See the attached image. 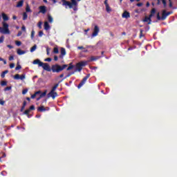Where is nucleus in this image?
Returning <instances> with one entry per match:
<instances>
[{
    "label": "nucleus",
    "instance_id": "nucleus-14",
    "mask_svg": "<svg viewBox=\"0 0 177 177\" xmlns=\"http://www.w3.org/2000/svg\"><path fill=\"white\" fill-rule=\"evenodd\" d=\"M168 17V15L167 14V11L165 10H163L162 12V20H165Z\"/></svg>",
    "mask_w": 177,
    "mask_h": 177
},
{
    "label": "nucleus",
    "instance_id": "nucleus-46",
    "mask_svg": "<svg viewBox=\"0 0 177 177\" xmlns=\"http://www.w3.org/2000/svg\"><path fill=\"white\" fill-rule=\"evenodd\" d=\"M42 35H44V32L42 31V30H40L39 32V37H42Z\"/></svg>",
    "mask_w": 177,
    "mask_h": 177
},
{
    "label": "nucleus",
    "instance_id": "nucleus-58",
    "mask_svg": "<svg viewBox=\"0 0 177 177\" xmlns=\"http://www.w3.org/2000/svg\"><path fill=\"white\" fill-rule=\"evenodd\" d=\"M7 48H9V49H13V46L10 44L7 45Z\"/></svg>",
    "mask_w": 177,
    "mask_h": 177
},
{
    "label": "nucleus",
    "instance_id": "nucleus-63",
    "mask_svg": "<svg viewBox=\"0 0 177 177\" xmlns=\"http://www.w3.org/2000/svg\"><path fill=\"white\" fill-rule=\"evenodd\" d=\"M73 10H77V6H75L74 7H72Z\"/></svg>",
    "mask_w": 177,
    "mask_h": 177
},
{
    "label": "nucleus",
    "instance_id": "nucleus-57",
    "mask_svg": "<svg viewBox=\"0 0 177 177\" xmlns=\"http://www.w3.org/2000/svg\"><path fill=\"white\" fill-rule=\"evenodd\" d=\"M22 34H23V32L21 31H19V32H18L17 37H20Z\"/></svg>",
    "mask_w": 177,
    "mask_h": 177
},
{
    "label": "nucleus",
    "instance_id": "nucleus-32",
    "mask_svg": "<svg viewBox=\"0 0 177 177\" xmlns=\"http://www.w3.org/2000/svg\"><path fill=\"white\" fill-rule=\"evenodd\" d=\"M3 41H5V36L2 35L0 37V44H3Z\"/></svg>",
    "mask_w": 177,
    "mask_h": 177
},
{
    "label": "nucleus",
    "instance_id": "nucleus-45",
    "mask_svg": "<svg viewBox=\"0 0 177 177\" xmlns=\"http://www.w3.org/2000/svg\"><path fill=\"white\" fill-rule=\"evenodd\" d=\"M162 3H163L164 8H166V7H167V1H165V0H162Z\"/></svg>",
    "mask_w": 177,
    "mask_h": 177
},
{
    "label": "nucleus",
    "instance_id": "nucleus-5",
    "mask_svg": "<svg viewBox=\"0 0 177 177\" xmlns=\"http://www.w3.org/2000/svg\"><path fill=\"white\" fill-rule=\"evenodd\" d=\"M62 2L63 6H66V8H67V6H68L69 9H73V4H71V2L66 0H62Z\"/></svg>",
    "mask_w": 177,
    "mask_h": 177
},
{
    "label": "nucleus",
    "instance_id": "nucleus-20",
    "mask_svg": "<svg viewBox=\"0 0 177 177\" xmlns=\"http://www.w3.org/2000/svg\"><path fill=\"white\" fill-rule=\"evenodd\" d=\"M30 110L29 109H26L25 111H24V114L25 115H27L28 118H30L31 116L30 115Z\"/></svg>",
    "mask_w": 177,
    "mask_h": 177
},
{
    "label": "nucleus",
    "instance_id": "nucleus-60",
    "mask_svg": "<svg viewBox=\"0 0 177 177\" xmlns=\"http://www.w3.org/2000/svg\"><path fill=\"white\" fill-rule=\"evenodd\" d=\"M104 3L105 6H109V3H108L107 0H105Z\"/></svg>",
    "mask_w": 177,
    "mask_h": 177
},
{
    "label": "nucleus",
    "instance_id": "nucleus-61",
    "mask_svg": "<svg viewBox=\"0 0 177 177\" xmlns=\"http://www.w3.org/2000/svg\"><path fill=\"white\" fill-rule=\"evenodd\" d=\"M35 93L36 94V95H41V91H36Z\"/></svg>",
    "mask_w": 177,
    "mask_h": 177
},
{
    "label": "nucleus",
    "instance_id": "nucleus-47",
    "mask_svg": "<svg viewBox=\"0 0 177 177\" xmlns=\"http://www.w3.org/2000/svg\"><path fill=\"white\" fill-rule=\"evenodd\" d=\"M9 60L12 62V60H15V57L13 55H11L9 57Z\"/></svg>",
    "mask_w": 177,
    "mask_h": 177
},
{
    "label": "nucleus",
    "instance_id": "nucleus-27",
    "mask_svg": "<svg viewBox=\"0 0 177 177\" xmlns=\"http://www.w3.org/2000/svg\"><path fill=\"white\" fill-rule=\"evenodd\" d=\"M27 17H28L27 12H24L23 13V20H27Z\"/></svg>",
    "mask_w": 177,
    "mask_h": 177
},
{
    "label": "nucleus",
    "instance_id": "nucleus-26",
    "mask_svg": "<svg viewBox=\"0 0 177 177\" xmlns=\"http://www.w3.org/2000/svg\"><path fill=\"white\" fill-rule=\"evenodd\" d=\"M48 20L49 23H53V17H52V16L48 15Z\"/></svg>",
    "mask_w": 177,
    "mask_h": 177
},
{
    "label": "nucleus",
    "instance_id": "nucleus-36",
    "mask_svg": "<svg viewBox=\"0 0 177 177\" xmlns=\"http://www.w3.org/2000/svg\"><path fill=\"white\" fill-rule=\"evenodd\" d=\"M36 49H37V45H35V46H33L30 48V52H34Z\"/></svg>",
    "mask_w": 177,
    "mask_h": 177
},
{
    "label": "nucleus",
    "instance_id": "nucleus-54",
    "mask_svg": "<svg viewBox=\"0 0 177 177\" xmlns=\"http://www.w3.org/2000/svg\"><path fill=\"white\" fill-rule=\"evenodd\" d=\"M54 60H55V62H57L59 60V57L55 55Z\"/></svg>",
    "mask_w": 177,
    "mask_h": 177
},
{
    "label": "nucleus",
    "instance_id": "nucleus-4",
    "mask_svg": "<svg viewBox=\"0 0 177 177\" xmlns=\"http://www.w3.org/2000/svg\"><path fill=\"white\" fill-rule=\"evenodd\" d=\"M89 77H91V74H87L83 79L80 82V83L78 84L77 88L78 89H80L82 86H83L84 85H85V82H86L88 78H89Z\"/></svg>",
    "mask_w": 177,
    "mask_h": 177
},
{
    "label": "nucleus",
    "instance_id": "nucleus-59",
    "mask_svg": "<svg viewBox=\"0 0 177 177\" xmlns=\"http://www.w3.org/2000/svg\"><path fill=\"white\" fill-rule=\"evenodd\" d=\"M36 96L37 95H36V94L35 93L33 95H31V99H35Z\"/></svg>",
    "mask_w": 177,
    "mask_h": 177
},
{
    "label": "nucleus",
    "instance_id": "nucleus-1",
    "mask_svg": "<svg viewBox=\"0 0 177 177\" xmlns=\"http://www.w3.org/2000/svg\"><path fill=\"white\" fill-rule=\"evenodd\" d=\"M46 71H53V73H60L63 71L65 68H67L68 67V64H64L62 66H60L57 64L53 65L51 66H49V64L48 63H43V66H41Z\"/></svg>",
    "mask_w": 177,
    "mask_h": 177
},
{
    "label": "nucleus",
    "instance_id": "nucleus-9",
    "mask_svg": "<svg viewBox=\"0 0 177 177\" xmlns=\"http://www.w3.org/2000/svg\"><path fill=\"white\" fill-rule=\"evenodd\" d=\"M122 17H123V19H129L131 14L128 11H124L122 15Z\"/></svg>",
    "mask_w": 177,
    "mask_h": 177
},
{
    "label": "nucleus",
    "instance_id": "nucleus-39",
    "mask_svg": "<svg viewBox=\"0 0 177 177\" xmlns=\"http://www.w3.org/2000/svg\"><path fill=\"white\" fill-rule=\"evenodd\" d=\"M73 74H74V72H72L71 73H68L64 78V80H66V78H68V77H71V75H73Z\"/></svg>",
    "mask_w": 177,
    "mask_h": 177
},
{
    "label": "nucleus",
    "instance_id": "nucleus-48",
    "mask_svg": "<svg viewBox=\"0 0 177 177\" xmlns=\"http://www.w3.org/2000/svg\"><path fill=\"white\" fill-rule=\"evenodd\" d=\"M38 27H39V28H42V22H41V21H39V23H38Z\"/></svg>",
    "mask_w": 177,
    "mask_h": 177
},
{
    "label": "nucleus",
    "instance_id": "nucleus-52",
    "mask_svg": "<svg viewBox=\"0 0 177 177\" xmlns=\"http://www.w3.org/2000/svg\"><path fill=\"white\" fill-rule=\"evenodd\" d=\"M45 62H52V58L50 57L46 58L45 59Z\"/></svg>",
    "mask_w": 177,
    "mask_h": 177
},
{
    "label": "nucleus",
    "instance_id": "nucleus-43",
    "mask_svg": "<svg viewBox=\"0 0 177 177\" xmlns=\"http://www.w3.org/2000/svg\"><path fill=\"white\" fill-rule=\"evenodd\" d=\"M10 89H12V86H7L4 88V91L6 92V91H10Z\"/></svg>",
    "mask_w": 177,
    "mask_h": 177
},
{
    "label": "nucleus",
    "instance_id": "nucleus-15",
    "mask_svg": "<svg viewBox=\"0 0 177 177\" xmlns=\"http://www.w3.org/2000/svg\"><path fill=\"white\" fill-rule=\"evenodd\" d=\"M44 30H46V31L50 30V26L48 21L44 22Z\"/></svg>",
    "mask_w": 177,
    "mask_h": 177
},
{
    "label": "nucleus",
    "instance_id": "nucleus-31",
    "mask_svg": "<svg viewBox=\"0 0 177 177\" xmlns=\"http://www.w3.org/2000/svg\"><path fill=\"white\" fill-rule=\"evenodd\" d=\"M26 10L27 12H31V8H30V6H28V4L26 6Z\"/></svg>",
    "mask_w": 177,
    "mask_h": 177
},
{
    "label": "nucleus",
    "instance_id": "nucleus-34",
    "mask_svg": "<svg viewBox=\"0 0 177 177\" xmlns=\"http://www.w3.org/2000/svg\"><path fill=\"white\" fill-rule=\"evenodd\" d=\"M21 66H20V64H19V62L17 63V66L15 68V70L17 71V70H21Z\"/></svg>",
    "mask_w": 177,
    "mask_h": 177
},
{
    "label": "nucleus",
    "instance_id": "nucleus-33",
    "mask_svg": "<svg viewBox=\"0 0 177 177\" xmlns=\"http://www.w3.org/2000/svg\"><path fill=\"white\" fill-rule=\"evenodd\" d=\"M156 17L158 20H162V17L160 16V12L157 13Z\"/></svg>",
    "mask_w": 177,
    "mask_h": 177
},
{
    "label": "nucleus",
    "instance_id": "nucleus-25",
    "mask_svg": "<svg viewBox=\"0 0 177 177\" xmlns=\"http://www.w3.org/2000/svg\"><path fill=\"white\" fill-rule=\"evenodd\" d=\"M46 92H47V91L46 90L44 92H43V93H40V97H45V96H46Z\"/></svg>",
    "mask_w": 177,
    "mask_h": 177
},
{
    "label": "nucleus",
    "instance_id": "nucleus-35",
    "mask_svg": "<svg viewBox=\"0 0 177 177\" xmlns=\"http://www.w3.org/2000/svg\"><path fill=\"white\" fill-rule=\"evenodd\" d=\"M54 53L57 54L59 53V48L57 47H55L53 50Z\"/></svg>",
    "mask_w": 177,
    "mask_h": 177
},
{
    "label": "nucleus",
    "instance_id": "nucleus-11",
    "mask_svg": "<svg viewBox=\"0 0 177 177\" xmlns=\"http://www.w3.org/2000/svg\"><path fill=\"white\" fill-rule=\"evenodd\" d=\"M66 48H61V55H59L60 59H63L64 56H66Z\"/></svg>",
    "mask_w": 177,
    "mask_h": 177
},
{
    "label": "nucleus",
    "instance_id": "nucleus-44",
    "mask_svg": "<svg viewBox=\"0 0 177 177\" xmlns=\"http://www.w3.org/2000/svg\"><path fill=\"white\" fill-rule=\"evenodd\" d=\"M26 78V75H21V76H19V80H21L23 81V80H24Z\"/></svg>",
    "mask_w": 177,
    "mask_h": 177
},
{
    "label": "nucleus",
    "instance_id": "nucleus-28",
    "mask_svg": "<svg viewBox=\"0 0 177 177\" xmlns=\"http://www.w3.org/2000/svg\"><path fill=\"white\" fill-rule=\"evenodd\" d=\"M71 3L72 4V6H77V3L76 0H71Z\"/></svg>",
    "mask_w": 177,
    "mask_h": 177
},
{
    "label": "nucleus",
    "instance_id": "nucleus-29",
    "mask_svg": "<svg viewBox=\"0 0 177 177\" xmlns=\"http://www.w3.org/2000/svg\"><path fill=\"white\" fill-rule=\"evenodd\" d=\"M6 85H8V82H6V81H1V86H6Z\"/></svg>",
    "mask_w": 177,
    "mask_h": 177
},
{
    "label": "nucleus",
    "instance_id": "nucleus-21",
    "mask_svg": "<svg viewBox=\"0 0 177 177\" xmlns=\"http://www.w3.org/2000/svg\"><path fill=\"white\" fill-rule=\"evenodd\" d=\"M8 73H9V71H8V70L3 71L1 74V78H5V75H6V74H8Z\"/></svg>",
    "mask_w": 177,
    "mask_h": 177
},
{
    "label": "nucleus",
    "instance_id": "nucleus-62",
    "mask_svg": "<svg viewBox=\"0 0 177 177\" xmlns=\"http://www.w3.org/2000/svg\"><path fill=\"white\" fill-rule=\"evenodd\" d=\"M24 109H26V107L21 106L20 111L23 113V111H24Z\"/></svg>",
    "mask_w": 177,
    "mask_h": 177
},
{
    "label": "nucleus",
    "instance_id": "nucleus-49",
    "mask_svg": "<svg viewBox=\"0 0 177 177\" xmlns=\"http://www.w3.org/2000/svg\"><path fill=\"white\" fill-rule=\"evenodd\" d=\"M142 37H143V30H140V38H142Z\"/></svg>",
    "mask_w": 177,
    "mask_h": 177
},
{
    "label": "nucleus",
    "instance_id": "nucleus-19",
    "mask_svg": "<svg viewBox=\"0 0 177 177\" xmlns=\"http://www.w3.org/2000/svg\"><path fill=\"white\" fill-rule=\"evenodd\" d=\"M156 8H152L151 10V14L149 15V17L151 18L156 15Z\"/></svg>",
    "mask_w": 177,
    "mask_h": 177
},
{
    "label": "nucleus",
    "instance_id": "nucleus-6",
    "mask_svg": "<svg viewBox=\"0 0 177 177\" xmlns=\"http://www.w3.org/2000/svg\"><path fill=\"white\" fill-rule=\"evenodd\" d=\"M99 31H100V30L99 29V26H97V25H95L93 29V32L92 34L93 37H97V35L99 34Z\"/></svg>",
    "mask_w": 177,
    "mask_h": 177
},
{
    "label": "nucleus",
    "instance_id": "nucleus-12",
    "mask_svg": "<svg viewBox=\"0 0 177 177\" xmlns=\"http://www.w3.org/2000/svg\"><path fill=\"white\" fill-rule=\"evenodd\" d=\"M144 23H147L148 24H151V17L150 16L149 17H145V19H143Z\"/></svg>",
    "mask_w": 177,
    "mask_h": 177
},
{
    "label": "nucleus",
    "instance_id": "nucleus-64",
    "mask_svg": "<svg viewBox=\"0 0 177 177\" xmlns=\"http://www.w3.org/2000/svg\"><path fill=\"white\" fill-rule=\"evenodd\" d=\"M21 30L22 31H26V26H22Z\"/></svg>",
    "mask_w": 177,
    "mask_h": 177
},
{
    "label": "nucleus",
    "instance_id": "nucleus-30",
    "mask_svg": "<svg viewBox=\"0 0 177 177\" xmlns=\"http://www.w3.org/2000/svg\"><path fill=\"white\" fill-rule=\"evenodd\" d=\"M35 35V31L32 30L30 35L31 39H34Z\"/></svg>",
    "mask_w": 177,
    "mask_h": 177
},
{
    "label": "nucleus",
    "instance_id": "nucleus-8",
    "mask_svg": "<svg viewBox=\"0 0 177 177\" xmlns=\"http://www.w3.org/2000/svg\"><path fill=\"white\" fill-rule=\"evenodd\" d=\"M39 13H42L43 15H45V13H46V6H41L39 7Z\"/></svg>",
    "mask_w": 177,
    "mask_h": 177
},
{
    "label": "nucleus",
    "instance_id": "nucleus-13",
    "mask_svg": "<svg viewBox=\"0 0 177 177\" xmlns=\"http://www.w3.org/2000/svg\"><path fill=\"white\" fill-rule=\"evenodd\" d=\"M33 64H38L39 67H41V66H43L44 62H41L39 59H35L33 61Z\"/></svg>",
    "mask_w": 177,
    "mask_h": 177
},
{
    "label": "nucleus",
    "instance_id": "nucleus-18",
    "mask_svg": "<svg viewBox=\"0 0 177 177\" xmlns=\"http://www.w3.org/2000/svg\"><path fill=\"white\" fill-rule=\"evenodd\" d=\"M2 18L4 21H8V20H9V17L5 13H2Z\"/></svg>",
    "mask_w": 177,
    "mask_h": 177
},
{
    "label": "nucleus",
    "instance_id": "nucleus-55",
    "mask_svg": "<svg viewBox=\"0 0 177 177\" xmlns=\"http://www.w3.org/2000/svg\"><path fill=\"white\" fill-rule=\"evenodd\" d=\"M15 68V64L12 63V64H10V68Z\"/></svg>",
    "mask_w": 177,
    "mask_h": 177
},
{
    "label": "nucleus",
    "instance_id": "nucleus-17",
    "mask_svg": "<svg viewBox=\"0 0 177 177\" xmlns=\"http://www.w3.org/2000/svg\"><path fill=\"white\" fill-rule=\"evenodd\" d=\"M24 3V0L19 1L17 4V8H21Z\"/></svg>",
    "mask_w": 177,
    "mask_h": 177
},
{
    "label": "nucleus",
    "instance_id": "nucleus-50",
    "mask_svg": "<svg viewBox=\"0 0 177 177\" xmlns=\"http://www.w3.org/2000/svg\"><path fill=\"white\" fill-rule=\"evenodd\" d=\"M136 6H138V8H140V6H143V3H138Z\"/></svg>",
    "mask_w": 177,
    "mask_h": 177
},
{
    "label": "nucleus",
    "instance_id": "nucleus-42",
    "mask_svg": "<svg viewBox=\"0 0 177 177\" xmlns=\"http://www.w3.org/2000/svg\"><path fill=\"white\" fill-rule=\"evenodd\" d=\"M28 92V89L25 88L22 91V95H26Z\"/></svg>",
    "mask_w": 177,
    "mask_h": 177
},
{
    "label": "nucleus",
    "instance_id": "nucleus-3",
    "mask_svg": "<svg viewBox=\"0 0 177 177\" xmlns=\"http://www.w3.org/2000/svg\"><path fill=\"white\" fill-rule=\"evenodd\" d=\"M3 28H0V32H1V34H10V30H9V24L6 22H3Z\"/></svg>",
    "mask_w": 177,
    "mask_h": 177
},
{
    "label": "nucleus",
    "instance_id": "nucleus-23",
    "mask_svg": "<svg viewBox=\"0 0 177 177\" xmlns=\"http://www.w3.org/2000/svg\"><path fill=\"white\" fill-rule=\"evenodd\" d=\"M59 86V83L58 84H55L53 87L51 89V92H55V91H56V89H57V87Z\"/></svg>",
    "mask_w": 177,
    "mask_h": 177
},
{
    "label": "nucleus",
    "instance_id": "nucleus-38",
    "mask_svg": "<svg viewBox=\"0 0 177 177\" xmlns=\"http://www.w3.org/2000/svg\"><path fill=\"white\" fill-rule=\"evenodd\" d=\"M106 12L109 13V12L111 11V8H110V6H106Z\"/></svg>",
    "mask_w": 177,
    "mask_h": 177
},
{
    "label": "nucleus",
    "instance_id": "nucleus-53",
    "mask_svg": "<svg viewBox=\"0 0 177 177\" xmlns=\"http://www.w3.org/2000/svg\"><path fill=\"white\" fill-rule=\"evenodd\" d=\"M26 106H27V101H24L22 107H26Z\"/></svg>",
    "mask_w": 177,
    "mask_h": 177
},
{
    "label": "nucleus",
    "instance_id": "nucleus-56",
    "mask_svg": "<svg viewBox=\"0 0 177 177\" xmlns=\"http://www.w3.org/2000/svg\"><path fill=\"white\" fill-rule=\"evenodd\" d=\"M169 6L172 8V1L171 0H169Z\"/></svg>",
    "mask_w": 177,
    "mask_h": 177
},
{
    "label": "nucleus",
    "instance_id": "nucleus-24",
    "mask_svg": "<svg viewBox=\"0 0 177 177\" xmlns=\"http://www.w3.org/2000/svg\"><path fill=\"white\" fill-rule=\"evenodd\" d=\"M74 68V65L73 64H69V66L66 68L67 71H70V70H73Z\"/></svg>",
    "mask_w": 177,
    "mask_h": 177
},
{
    "label": "nucleus",
    "instance_id": "nucleus-2",
    "mask_svg": "<svg viewBox=\"0 0 177 177\" xmlns=\"http://www.w3.org/2000/svg\"><path fill=\"white\" fill-rule=\"evenodd\" d=\"M88 64L87 61H82L80 62H78L76 64L75 71H79L81 72L82 71V67H85Z\"/></svg>",
    "mask_w": 177,
    "mask_h": 177
},
{
    "label": "nucleus",
    "instance_id": "nucleus-51",
    "mask_svg": "<svg viewBox=\"0 0 177 177\" xmlns=\"http://www.w3.org/2000/svg\"><path fill=\"white\" fill-rule=\"evenodd\" d=\"M0 104L1 106H3V104H5V101L4 100H0Z\"/></svg>",
    "mask_w": 177,
    "mask_h": 177
},
{
    "label": "nucleus",
    "instance_id": "nucleus-41",
    "mask_svg": "<svg viewBox=\"0 0 177 177\" xmlns=\"http://www.w3.org/2000/svg\"><path fill=\"white\" fill-rule=\"evenodd\" d=\"M28 109H29L30 111H34V110H35V106L32 105V106H30V108H29Z\"/></svg>",
    "mask_w": 177,
    "mask_h": 177
},
{
    "label": "nucleus",
    "instance_id": "nucleus-16",
    "mask_svg": "<svg viewBox=\"0 0 177 177\" xmlns=\"http://www.w3.org/2000/svg\"><path fill=\"white\" fill-rule=\"evenodd\" d=\"M37 111L42 113L44 111H46V108H45V106H41L38 107Z\"/></svg>",
    "mask_w": 177,
    "mask_h": 177
},
{
    "label": "nucleus",
    "instance_id": "nucleus-37",
    "mask_svg": "<svg viewBox=\"0 0 177 177\" xmlns=\"http://www.w3.org/2000/svg\"><path fill=\"white\" fill-rule=\"evenodd\" d=\"M14 80H20V75L17 74L14 76Z\"/></svg>",
    "mask_w": 177,
    "mask_h": 177
},
{
    "label": "nucleus",
    "instance_id": "nucleus-7",
    "mask_svg": "<svg viewBox=\"0 0 177 177\" xmlns=\"http://www.w3.org/2000/svg\"><path fill=\"white\" fill-rule=\"evenodd\" d=\"M48 97H52V99L55 100L56 97H57L59 95H57V92L55 91H50L48 94Z\"/></svg>",
    "mask_w": 177,
    "mask_h": 177
},
{
    "label": "nucleus",
    "instance_id": "nucleus-40",
    "mask_svg": "<svg viewBox=\"0 0 177 177\" xmlns=\"http://www.w3.org/2000/svg\"><path fill=\"white\" fill-rule=\"evenodd\" d=\"M15 44L17 45V46H20L21 45V41H16Z\"/></svg>",
    "mask_w": 177,
    "mask_h": 177
},
{
    "label": "nucleus",
    "instance_id": "nucleus-10",
    "mask_svg": "<svg viewBox=\"0 0 177 177\" xmlns=\"http://www.w3.org/2000/svg\"><path fill=\"white\" fill-rule=\"evenodd\" d=\"M102 57V56H91L88 62H96V60H99Z\"/></svg>",
    "mask_w": 177,
    "mask_h": 177
},
{
    "label": "nucleus",
    "instance_id": "nucleus-22",
    "mask_svg": "<svg viewBox=\"0 0 177 177\" xmlns=\"http://www.w3.org/2000/svg\"><path fill=\"white\" fill-rule=\"evenodd\" d=\"M17 53L19 55H24V53H26V51L24 50H21V49H18L17 50Z\"/></svg>",
    "mask_w": 177,
    "mask_h": 177
}]
</instances>
